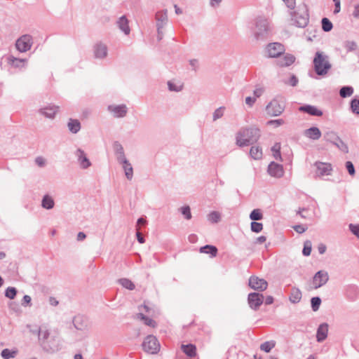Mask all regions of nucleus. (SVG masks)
I'll list each match as a JSON object with an SVG mask.
<instances>
[{
	"label": "nucleus",
	"mask_w": 359,
	"mask_h": 359,
	"mask_svg": "<svg viewBox=\"0 0 359 359\" xmlns=\"http://www.w3.org/2000/svg\"><path fill=\"white\" fill-rule=\"evenodd\" d=\"M321 24L323 30L326 32L331 31L333 27L332 22L327 18L322 19Z\"/></svg>",
	"instance_id": "nucleus-41"
},
{
	"label": "nucleus",
	"mask_w": 359,
	"mask_h": 359,
	"mask_svg": "<svg viewBox=\"0 0 359 359\" xmlns=\"http://www.w3.org/2000/svg\"><path fill=\"white\" fill-rule=\"evenodd\" d=\"M73 324L78 330H86L88 327L87 320L84 316L78 315L73 319Z\"/></svg>",
	"instance_id": "nucleus-23"
},
{
	"label": "nucleus",
	"mask_w": 359,
	"mask_h": 359,
	"mask_svg": "<svg viewBox=\"0 0 359 359\" xmlns=\"http://www.w3.org/2000/svg\"><path fill=\"white\" fill-rule=\"evenodd\" d=\"M299 110L302 112H305L306 114H309L311 116H320L323 115V111L320 109H318L315 106L306 104L304 106H301L299 108Z\"/></svg>",
	"instance_id": "nucleus-22"
},
{
	"label": "nucleus",
	"mask_w": 359,
	"mask_h": 359,
	"mask_svg": "<svg viewBox=\"0 0 359 359\" xmlns=\"http://www.w3.org/2000/svg\"><path fill=\"white\" fill-rule=\"evenodd\" d=\"M285 121L283 119L271 120L268 122L269 124H274L276 126H279L284 124Z\"/></svg>",
	"instance_id": "nucleus-61"
},
{
	"label": "nucleus",
	"mask_w": 359,
	"mask_h": 359,
	"mask_svg": "<svg viewBox=\"0 0 359 359\" xmlns=\"http://www.w3.org/2000/svg\"><path fill=\"white\" fill-rule=\"evenodd\" d=\"M31 297L29 296V295H25L22 298V305L23 306H27V305H29L31 302Z\"/></svg>",
	"instance_id": "nucleus-59"
},
{
	"label": "nucleus",
	"mask_w": 359,
	"mask_h": 359,
	"mask_svg": "<svg viewBox=\"0 0 359 359\" xmlns=\"http://www.w3.org/2000/svg\"><path fill=\"white\" fill-rule=\"evenodd\" d=\"M249 286L255 290L260 292L264 291L268 286V283L264 278H260L255 276H252L249 278Z\"/></svg>",
	"instance_id": "nucleus-9"
},
{
	"label": "nucleus",
	"mask_w": 359,
	"mask_h": 359,
	"mask_svg": "<svg viewBox=\"0 0 359 359\" xmlns=\"http://www.w3.org/2000/svg\"><path fill=\"white\" fill-rule=\"evenodd\" d=\"M316 168V174L318 177L328 176L331 175L332 167L330 163L317 161L315 163Z\"/></svg>",
	"instance_id": "nucleus-12"
},
{
	"label": "nucleus",
	"mask_w": 359,
	"mask_h": 359,
	"mask_svg": "<svg viewBox=\"0 0 359 359\" xmlns=\"http://www.w3.org/2000/svg\"><path fill=\"white\" fill-rule=\"evenodd\" d=\"M262 154V149L258 146H252L250 150V156L255 160L261 159Z\"/></svg>",
	"instance_id": "nucleus-33"
},
{
	"label": "nucleus",
	"mask_w": 359,
	"mask_h": 359,
	"mask_svg": "<svg viewBox=\"0 0 359 359\" xmlns=\"http://www.w3.org/2000/svg\"><path fill=\"white\" fill-rule=\"evenodd\" d=\"M256 101L255 97H247L245 98V103L250 107H252Z\"/></svg>",
	"instance_id": "nucleus-62"
},
{
	"label": "nucleus",
	"mask_w": 359,
	"mask_h": 359,
	"mask_svg": "<svg viewBox=\"0 0 359 359\" xmlns=\"http://www.w3.org/2000/svg\"><path fill=\"white\" fill-rule=\"evenodd\" d=\"M35 163L39 167H43L46 165V160L41 156H38L35 159Z\"/></svg>",
	"instance_id": "nucleus-57"
},
{
	"label": "nucleus",
	"mask_w": 359,
	"mask_h": 359,
	"mask_svg": "<svg viewBox=\"0 0 359 359\" xmlns=\"http://www.w3.org/2000/svg\"><path fill=\"white\" fill-rule=\"evenodd\" d=\"M74 155L77 158L78 163L81 168L87 169L90 166H91V162L90 161V160L86 156V154L83 149L80 148L77 149L74 153Z\"/></svg>",
	"instance_id": "nucleus-15"
},
{
	"label": "nucleus",
	"mask_w": 359,
	"mask_h": 359,
	"mask_svg": "<svg viewBox=\"0 0 359 359\" xmlns=\"http://www.w3.org/2000/svg\"><path fill=\"white\" fill-rule=\"evenodd\" d=\"M168 89L170 91L180 92L182 89V86H177V85H176L175 83H172L171 81H168Z\"/></svg>",
	"instance_id": "nucleus-51"
},
{
	"label": "nucleus",
	"mask_w": 359,
	"mask_h": 359,
	"mask_svg": "<svg viewBox=\"0 0 359 359\" xmlns=\"http://www.w3.org/2000/svg\"><path fill=\"white\" fill-rule=\"evenodd\" d=\"M113 148L118 162L126 159L123 147L118 142H115L114 143Z\"/></svg>",
	"instance_id": "nucleus-26"
},
{
	"label": "nucleus",
	"mask_w": 359,
	"mask_h": 359,
	"mask_svg": "<svg viewBox=\"0 0 359 359\" xmlns=\"http://www.w3.org/2000/svg\"><path fill=\"white\" fill-rule=\"evenodd\" d=\"M17 352L13 351H11L8 348L2 350L1 355L4 359H10L15 357Z\"/></svg>",
	"instance_id": "nucleus-45"
},
{
	"label": "nucleus",
	"mask_w": 359,
	"mask_h": 359,
	"mask_svg": "<svg viewBox=\"0 0 359 359\" xmlns=\"http://www.w3.org/2000/svg\"><path fill=\"white\" fill-rule=\"evenodd\" d=\"M275 346L276 342L274 341H267L260 345V350L266 353H269Z\"/></svg>",
	"instance_id": "nucleus-37"
},
{
	"label": "nucleus",
	"mask_w": 359,
	"mask_h": 359,
	"mask_svg": "<svg viewBox=\"0 0 359 359\" xmlns=\"http://www.w3.org/2000/svg\"><path fill=\"white\" fill-rule=\"evenodd\" d=\"M118 283L125 288L128 289L130 290H133L135 289L134 283L128 278H121L118 280Z\"/></svg>",
	"instance_id": "nucleus-40"
},
{
	"label": "nucleus",
	"mask_w": 359,
	"mask_h": 359,
	"mask_svg": "<svg viewBox=\"0 0 359 359\" xmlns=\"http://www.w3.org/2000/svg\"><path fill=\"white\" fill-rule=\"evenodd\" d=\"M59 107L55 105H49L41 108L39 112L48 118H54L55 114L58 111Z\"/></svg>",
	"instance_id": "nucleus-18"
},
{
	"label": "nucleus",
	"mask_w": 359,
	"mask_h": 359,
	"mask_svg": "<svg viewBox=\"0 0 359 359\" xmlns=\"http://www.w3.org/2000/svg\"><path fill=\"white\" fill-rule=\"evenodd\" d=\"M290 15L293 24L298 27H305L309 20V10L305 4H301L298 6L297 10L291 11Z\"/></svg>",
	"instance_id": "nucleus-3"
},
{
	"label": "nucleus",
	"mask_w": 359,
	"mask_h": 359,
	"mask_svg": "<svg viewBox=\"0 0 359 359\" xmlns=\"http://www.w3.org/2000/svg\"><path fill=\"white\" fill-rule=\"evenodd\" d=\"M304 135L312 140H318L320 138L322 133L318 128L313 126L305 130Z\"/></svg>",
	"instance_id": "nucleus-21"
},
{
	"label": "nucleus",
	"mask_w": 359,
	"mask_h": 359,
	"mask_svg": "<svg viewBox=\"0 0 359 359\" xmlns=\"http://www.w3.org/2000/svg\"><path fill=\"white\" fill-rule=\"evenodd\" d=\"M199 252L201 253L210 254L212 257H215L217 253V248L211 245H206L200 248Z\"/></svg>",
	"instance_id": "nucleus-32"
},
{
	"label": "nucleus",
	"mask_w": 359,
	"mask_h": 359,
	"mask_svg": "<svg viewBox=\"0 0 359 359\" xmlns=\"http://www.w3.org/2000/svg\"><path fill=\"white\" fill-rule=\"evenodd\" d=\"M224 111H225L224 107H220L216 109L212 114V121H215L217 119L222 118L224 116Z\"/></svg>",
	"instance_id": "nucleus-42"
},
{
	"label": "nucleus",
	"mask_w": 359,
	"mask_h": 359,
	"mask_svg": "<svg viewBox=\"0 0 359 359\" xmlns=\"http://www.w3.org/2000/svg\"><path fill=\"white\" fill-rule=\"evenodd\" d=\"M9 60L11 65L15 68H22L25 67V64L27 61L26 59H19L14 57H11Z\"/></svg>",
	"instance_id": "nucleus-34"
},
{
	"label": "nucleus",
	"mask_w": 359,
	"mask_h": 359,
	"mask_svg": "<svg viewBox=\"0 0 359 359\" xmlns=\"http://www.w3.org/2000/svg\"><path fill=\"white\" fill-rule=\"evenodd\" d=\"M17 292L18 291L15 287H8L5 290V296L10 299H13L15 297Z\"/></svg>",
	"instance_id": "nucleus-46"
},
{
	"label": "nucleus",
	"mask_w": 359,
	"mask_h": 359,
	"mask_svg": "<svg viewBox=\"0 0 359 359\" xmlns=\"http://www.w3.org/2000/svg\"><path fill=\"white\" fill-rule=\"evenodd\" d=\"M312 249V243L310 241H306L304 243V248L302 250V254L304 256H309L311 252Z\"/></svg>",
	"instance_id": "nucleus-48"
},
{
	"label": "nucleus",
	"mask_w": 359,
	"mask_h": 359,
	"mask_svg": "<svg viewBox=\"0 0 359 359\" xmlns=\"http://www.w3.org/2000/svg\"><path fill=\"white\" fill-rule=\"evenodd\" d=\"M329 280L328 273L325 271H318L313 278V285L315 289H318L325 285Z\"/></svg>",
	"instance_id": "nucleus-11"
},
{
	"label": "nucleus",
	"mask_w": 359,
	"mask_h": 359,
	"mask_svg": "<svg viewBox=\"0 0 359 359\" xmlns=\"http://www.w3.org/2000/svg\"><path fill=\"white\" fill-rule=\"evenodd\" d=\"M208 219L212 223H218L221 220V215L219 212L212 211L208 214Z\"/></svg>",
	"instance_id": "nucleus-38"
},
{
	"label": "nucleus",
	"mask_w": 359,
	"mask_h": 359,
	"mask_svg": "<svg viewBox=\"0 0 359 359\" xmlns=\"http://www.w3.org/2000/svg\"><path fill=\"white\" fill-rule=\"evenodd\" d=\"M107 109L111 112L115 118H123L128 113V107L126 104L109 105Z\"/></svg>",
	"instance_id": "nucleus-13"
},
{
	"label": "nucleus",
	"mask_w": 359,
	"mask_h": 359,
	"mask_svg": "<svg viewBox=\"0 0 359 359\" xmlns=\"http://www.w3.org/2000/svg\"><path fill=\"white\" fill-rule=\"evenodd\" d=\"M349 229L354 235L359 238V225H354L351 224L349 225Z\"/></svg>",
	"instance_id": "nucleus-55"
},
{
	"label": "nucleus",
	"mask_w": 359,
	"mask_h": 359,
	"mask_svg": "<svg viewBox=\"0 0 359 359\" xmlns=\"http://www.w3.org/2000/svg\"><path fill=\"white\" fill-rule=\"evenodd\" d=\"M285 109V104L283 102L273 99L271 100L266 107V111L268 114L277 116L280 115Z\"/></svg>",
	"instance_id": "nucleus-8"
},
{
	"label": "nucleus",
	"mask_w": 359,
	"mask_h": 359,
	"mask_svg": "<svg viewBox=\"0 0 359 359\" xmlns=\"http://www.w3.org/2000/svg\"><path fill=\"white\" fill-rule=\"evenodd\" d=\"M328 325L327 323H322L319 325L317 333L316 339L318 342L323 341L327 337Z\"/></svg>",
	"instance_id": "nucleus-24"
},
{
	"label": "nucleus",
	"mask_w": 359,
	"mask_h": 359,
	"mask_svg": "<svg viewBox=\"0 0 359 359\" xmlns=\"http://www.w3.org/2000/svg\"><path fill=\"white\" fill-rule=\"evenodd\" d=\"M181 348L182 351L189 357H194L196 354V348L192 344H182L181 346Z\"/></svg>",
	"instance_id": "nucleus-31"
},
{
	"label": "nucleus",
	"mask_w": 359,
	"mask_h": 359,
	"mask_svg": "<svg viewBox=\"0 0 359 359\" xmlns=\"http://www.w3.org/2000/svg\"><path fill=\"white\" fill-rule=\"evenodd\" d=\"M346 168L350 175L353 176L355 173V168L352 162L346 161Z\"/></svg>",
	"instance_id": "nucleus-53"
},
{
	"label": "nucleus",
	"mask_w": 359,
	"mask_h": 359,
	"mask_svg": "<svg viewBox=\"0 0 359 359\" xmlns=\"http://www.w3.org/2000/svg\"><path fill=\"white\" fill-rule=\"evenodd\" d=\"M324 139L326 142H329L336 146L340 151L346 154L348 152L347 144L341 140L337 133L334 131H327L324 134Z\"/></svg>",
	"instance_id": "nucleus-5"
},
{
	"label": "nucleus",
	"mask_w": 359,
	"mask_h": 359,
	"mask_svg": "<svg viewBox=\"0 0 359 359\" xmlns=\"http://www.w3.org/2000/svg\"><path fill=\"white\" fill-rule=\"evenodd\" d=\"M189 65L191 66L192 69L196 71L198 66V61L196 59L190 60Z\"/></svg>",
	"instance_id": "nucleus-63"
},
{
	"label": "nucleus",
	"mask_w": 359,
	"mask_h": 359,
	"mask_svg": "<svg viewBox=\"0 0 359 359\" xmlns=\"http://www.w3.org/2000/svg\"><path fill=\"white\" fill-rule=\"evenodd\" d=\"M356 43L353 41H346L344 43V47L346 48L348 51L354 50L356 48Z\"/></svg>",
	"instance_id": "nucleus-52"
},
{
	"label": "nucleus",
	"mask_w": 359,
	"mask_h": 359,
	"mask_svg": "<svg viewBox=\"0 0 359 359\" xmlns=\"http://www.w3.org/2000/svg\"><path fill=\"white\" fill-rule=\"evenodd\" d=\"M181 213L184 215V218L187 219H191V209L189 206L186 205L180 209Z\"/></svg>",
	"instance_id": "nucleus-50"
},
{
	"label": "nucleus",
	"mask_w": 359,
	"mask_h": 359,
	"mask_svg": "<svg viewBox=\"0 0 359 359\" xmlns=\"http://www.w3.org/2000/svg\"><path fill=\"white\" fill-rule=\"evenodd\" d=\"M269 22L267 19L259 18L256 20L253 35L256 41H264L269 34Z\"/></svg>",
	"instance_id": "nucleus-4"
},
{
	"label": "nucleus",
	"mask_w": 359,
	"mask_h": 359,
	"mask_svg": "<svg viewBox=\"0 0 359 359\" xmlns=\"http://www.w3.org/2000/svg\"><path fill=\"white\" fill-rule=\"evenodd\" d=\"M32 44V36L29 34H24L17 39L15 47L20 53H25L31 49Z\"/></svg>",
	"instance_id": "nucleus-7"
},
{
	"label": "nucleus",
	"mask_w": 359,
	"mask_h": 359,
	"mask_svg": "<svg viewBox=\"0 0 359 359\" xmlns=\"http://www.w3.org/2000/svg\"><path fill=\"white\" fill-rule=\"evenodd\" d=\"M263 218V214L259 209H254L250 214V219L252 222L261 220Z\"/></svg>",
	"instance_id": "nucleus-39"
},
{
	"label": "nucleus",
	"mask_w": 359,
	"mask_h": 359,
	"mask_svg": "<svg viewBox=\"0 0 359 359\" xmlns=\"http://www.w3.org/2000/svg\"><path fill=\"white\" fill-rule=\"evenodd\" d=\"M313 62L314 70L319 76L327 74L332 67L329 57L323 52L317 51L315 54Z\"/></svg>",
	"instance_id": "nucleus-2"
},
{
	"label": "nucleus",
	"mask_w": 359,
	"mask_h": 359,
	"mask_svg": "<svg viewBox=\"0 0 359 359\" xmlns=\"http://www.w3.org/2000/svg\"><path fill=\"white\" fill-rule=\"evenodd\" d=\"M353 16L355 18H359V4L355 6Z\"/></svg>",
	"instance_id": "nucleus-64"
},
{
	"label": "nucleus",
	"mask_w": 359,
	"mask_h": 359,
	"mask_svg": "<svg viewBox=\"0 0 359 359\" xmlns=\"http://www.w3.org/2000/svg\"><path fill=\"white\" fill-rule=\"evenodd\" d=\"M311 308L313 311H317L321 304V299L319 297H312L311 299Z\"/></svg>",
	"instance_id": "nucleus-47"
},
{
	"label": "nucleus",
	"mask_w": 359,
	"mask_h": 359,
	"mask_svg": "<svg viewBox=\"0 0 359 359\" xmlns=\"http://www.w3.org/2000/svg\"><path fill=\"white\" fill-rule=\"evenodd\" d=\"M251 231L255 233H259L263 229V224L257 222H252L250 224Z\"/></svg>",
	"instance_id": "nucleus-49"
},
{
	"label": "nucleus",
	"mask_w": 359,
	"mask_h": 359,
	"mask_svg": "<svg viewBox=\"0 0 359 359\" xmlns=\"http://www.w3.org/2000/svg\"><path fill=\"white\" fill-rule=\"evenodd\" d=\"M67 127L72 133L76 134L81 130V123L77 119L70 118L68 121Z\"/></svg>",
	"instance_id": "nucleus-30"
},
{
	"label": "nucleus",
	"mask_w": 359,
	"mask_h": 359,
	"mask_svg": "<svg viewBox=\"0 0 359 359\" xmlns=\"http://www.w3.org/2000/svg\"><path fill=\"white\" fill-rule=\"evenodd\" d=\"M118 27L126 35H128L130 32L129 27V21L125 15H123L118 18L116 22Z\"/></svg>",
	"instance_id": "nucleus-25"
},
{
	"label": "nucleus",
	"mask_w": 359,
	"mask_h": 359,
	"mask_svg": "<svg viewBox=\"0 0 359 359\" xmlns=\"http://www.w3.org/2000/svg\"><path fill=\"white\" fill-rule=\"evenodd\" d=\"M143 350L150 354H156L160 351V344L156 337L148 335L142 343Z\"/></svg>",
	"instance_id": "nucleus-6"
},
{
	"label": "nucleus",
	"mask_w": 359,
	"mask_h": 359,
	"mask_svg": "<svg viewBox=\"0 0 359 359\" xmlns=\"http://www.w3.org/2000/svg\"><path fill=\"white\" fill-rule=\"evenodd\" d=\"M266 50L270 57H278L284 53L283 45L280 43H271L267 46Z\"/></svg>",
	"instance_id": "nucleus-14"
},
{
	"label": "nucleus",
	"mask_w": 359,
	"mask_h": 359,
	"mask_svg": "<svg viewBox=\"0 0 359 359\" xmlns=\"http://www.w3.org/2000/svg\"><path fill=\"white\" fill-rule=\"evenodd\" d=\"M138 318L144 321V323L149 327H154L156 325V323L151 318L147 317L142 313L137 314Z\"/></svg>",
	"instance_id": "nucleus-35"
},
{
	"label": "nucleus",
	"mask_w": 359,
	"mask_h": 359,
	"mask_svg": "<svg viewBox=\"0 0 359 359\" xmlns=\"http://www.w3.org/2000/svg\"><path fill=\"white\" fill-rule=\"evenodd\" d=\"M268 172L271 176L279 178L283 175L284 171L281 165L271 162L268 166Z\"/></svg>",
	"instance_id": "nucleus-16"
},
{
	"label": "nucleus",
	"mask_w": 359,
	"mask_h": 359,
	"mask_svg": "<svg viewBox=\"0 0 359 359\" xmlns=\"http://www.w3.org/2000/svg\"><path fill=\"white\" fill-rule=\"evenodd\" d=\"M264 301V296L262 294L257 292H251L248 294V302L249 306L257 311L259 306L262 304Z\"/></svg>",
	"instance_id": "nucleus-10"
},
{
	"label": "nucleus",
	"mask_w": 359,
	"mask_h": 359,
	"mask_svg": "<svg viewBox=\"0 0 359 359\" xmlns=\"http://www.w3.org/2000/svg\"><path fill=\"white\" fill-rule=\"evenodd\" d=\"M264 88L257 86L253 91L254 97L257 100L264 93Z\"/></svg>",
	"instance_id": "nucleus-54"
},
{
	"label": "nucleus",
	"mask_w": 359,
	"mask_h": 359,
	"mask_svg": "<svg viewBox=\"0 0 359 359\" xmlns=\"http://www.w3.org/2000/svg\"><path fill=\"white\" fill-rule=\"evenodd\" d=\"M353 93V88L351 86H343L339 90V95L341 97L345 98L350 97Z\"/></svg>",
	"instance_id": "nucleus-36"
},
{
	"label": "nucleus",
	"mask_w": 359,
	"mask_h": 359,
	"mask_svg": "<svg viewBox=\"0 0 359 359\" xmlns=\"http://www.w3.org/2000/svg\"><path fill=\"white\" fill-rule=\"evenodd\" d=\"M284 2L285 3L287 8H289L290 9L292 10L295 8V5H296L295 0H286Z\"/></svg>",
	"instance_id": "nucleus-60"
},
{
	"label": "nucleus",
	"mask_w": 359,
	"mask_h": 359,
	"mask_svg": "<svg viewBox=\"0 0 359 359\" xmlns=\"http://www.w3.org/2000/svg\"><path fill=\"white\" fill-rule=\"evenodd\" d=\"M306 229V227L302 224L296 225L294 226V231L299 233H302L305 232Z\"/></svg>",
	"instance_id": "nucleus-56"
},
{
	"label": "nucleus",
	"mask_w": 359,
	"mask_h": 359,
	"mask_svg": "<svg viewBox=\"0 0 359 359\" xmlns=\"http://www.w3.org/2000/svg\"><path fill=\"white\" fill-rule=\"evenodd\" d=\"M351 109L353 114L359 115V97L353 98L351 102Z\"/></svg>",
	"instance_id": "nucleus-44"
},
{
	"label": "nucleus",
	"mask_w": 359,
	"mask_h": 359,
	"mask_svg": "<svg viewBox=\"0 0 359 359\" xmlns=\"http://www.w3.org/2000/svg\"><path fill=\"white\" fill-rule=\"evenodd\" d=\"M302 292L299 288L293 287L291 290L290 295L289 297V300L292 304H297L300 302L302 299Z\"/></svg>",
	"instance_id": "nucleus-29"
},
{
	"label": "nucleus",
	"mask_w": 359,
	"mask_h": 359,
	"mask_svg": "<svg viewBox=\"0 0 359 359\" xmlns=\"http://www.w3.org/2000/svg\"><path fill=\"white\" fill-rule=\"evenodd\" d=\"M261 136L260 130L257 127L242 128L236 135V143L240 147L257 142Z\"/></svg>",
	"instance_id": "nucleus-1"
},
{
	"label": "nucleus",
	"mask_w": 359,
	"mask_h": 359,
	"mask_svg": "<svg viewBox=\"0 0 359 359\" xmlns=\"http://www.w3.org/2000/svg\"><path fill=\"white\" fill-rule=\"evenodd\" d=\"M118 163L122 164L123 169L125 172V175H126V178L128 180H131L133 177V168L130 163L128 161L127 158L125 160H123Z\"/></svg>",
	"instance_id": "nucleus-27"
},
{
	"label": "nucleus",
	"mask_w": 359,
	"mask_h": 359,
	"mask_svg": "<svg viewBox=\"0 0 359 359\" xmlns=\"http://www.w3.org/2000/svg\"><path fill=\"white\" fill-rule=\"evenodd\" d=\"M278 59L276 60L277 65L281 67H288L292 65L295 61V57L292 55L287 53L283 57H278Z\"/></svg>",
	"instance_id": "nucleus-19"
},
{
	"label": "nucleus",
	"mask_w": 359,
	"mask_h": 359,
	"mask_svg": "<svg viewBox=\"0 0 359 359\" xmlns=\"http://www.w3.org/2000/svg\"><path fill=\"white\" fill-rule=\"evenodd\" d=\"M94 56L97 59H103L107 55V47L105 44L99 42L93 47Z\"/></svg>",
	"instance_id": "nucleus-17"
},
{
	"label": "nucleus",
	"mask_w": 359,
	"mask_h": 359,
	"mask_svg": "<svg viewBox=\"0 0 359 359\" xmlns=\"http://www.w3.org/2000/svg\"><path fill=\"white\" fill-rule=\"evenodd\" d=\"M55 201L52 196L46 194L43 196L41 200V207L46 210H51L54 208Z\"/></svg>",
	"instance_id": "nucleus-28"
},
{
	"label": "nucleus",
	"mask_w": 359,
	"mask_h": 359,
	"mask_svg": "<svg viewBox=\"0 0 359 359\" xmlns=\"http://www.w3.org/2000/svg\"><path fill=\"white\" fill-rule=\"evenodd\" d=\"M298 79L296 77V76L294 75H292L291 76L289 81H288V84H290L291 86H296L298 83Z\"/></svg>",
	"instance_id": "nucleus-58"
},
{
	"label": "nucleus",
	"mask_w": 359,
	"mask_h": 359,
	"mask_svg": "<svg viewBox=\"0 0 359 359\" xmlns=\"http://www.w3.org/2000/svg\"><path fill=\"white\" fill-rule=\"evenodd\" d=\"M280 143H276L271 148L273 156L276 160H281L280 154Z\"/></svg>",
	"instance_id": "nucleus-43"
},
{
	"label": "nucleus",
	"mask_w": 359,
	"mask_h": 359,
	"mask_svg": "<svg viewBox=\"0 0 359 359\" xmlns=\"http://www.w3.org/2000/svg\"><path fill=\"white\" fill-rule=\"evenodd\" d=\"M156 20L157 29H163L168 22L167 11H158L156 13Z\"/></svg>",
	"instance_id": "nucleus-20"
}]
</instances>
